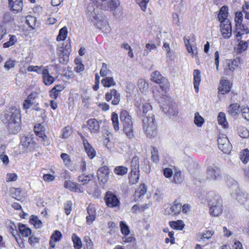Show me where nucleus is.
I'll return each mask as SVG.
<instances>
[{
	"mask_svg": "<svg viewBox=\"0 0 249 249\" xmlns=\"http://www.w3.org/2000/svg\"><path fill=\"white\" fill-rule=\"evenodd\" d=\"M135 106L137 107L138 116L142 120L143 129L149 138L154 137L157 134V125L154 115L151 112L152 106L149 103L139 104L136 101Z\"/></svg>",
	"mask_w": 249,
	"mask_h": 249,
	"instance_id": "obj_1",
	"label": "nucleus"
},
{
	"mask_svg": "<svg viewBox=\"0 0 249 249\" xmlns=\"http://www.w3.org/2000/svg\"><path fill=\"white\" fill-rule=\"evenodd\" d=\"M1 119L4 124H7V129L11 134L17 133L20 129V110L14 107L7 109L1 116Z\"/></svg>",
	"mask_w": 249,
	"mask_h": 249,
	"instance_id": "obj_2",
	"label": "nucleus"
},
{
	"mask_svg": "<svg viewBox=\"0 0 249 249\" xmlns=\"http://www.w3.org/2000/svg\"><path fill=\"white\" fill-rule=\"evenodd\" d=\"M97 8L96 9L92 4H89L86 11L88 18L98 28L102 30L103 32L105 33L109 32L110 27L108 21L106 18L104 19L102 17L99 16L97 13Z\"/></svg>",
	"mask_w": 249,
	"mask_h": 249,
	"instance_id": "obj_3",
	"label": "nucleus"
},
{
	"mask_svg": "<svg viewBox=\"0 0 249 249\" xmlns=\"http://www.w3.org/2000/svg\"><path fill=\"white\" fill-rule=\"evenodd\" d=\"M120 119L123 126L124 132L128 138L132 139L134 134L131 117L126 110H123L121 112Z\"/></svg>",
	"mask_w": 249,
	"mask_h": 249,
	"instance_id": "obj_4",
	"label": "nucleus"
},
{
	"mask_svg": "<svg viewBox=\"0 0 249 249\" xmlns=\"http://www.w3.org/2000/svg\"><path fill=\"white\" fill-rule=\"evenodd\" d=\"M208 204L210 206V213L211 215L217 216L221 213L222 212V201L219 196L215 195L213 199H209Z\"/></svg>",
	"mask_w": 249,
	"mask_h": 249,
	"instance_id": "obj_5",
	"label": "nucleus"
},
{
	"mask_svg": "<svg viewBox=\"0 0 249 249\" xmlns=\"http://www.w3.org/2000/svg\"><path fill=\"white\" fill-rule=\"evenodd\" d=\"M219 149L224 153H229L232 145L227 137L223 134H219L217 139Z\"/></svg>",
	"mask_w": 249,
	"mask_h": 249,
	"instance_id": "obj_6",
	"label": "nucleus"
},
{
	"mask_svg": "<svg viewBox=\"0 0 249 249\" xmlns=\"http://www.w3.org/2000/svg\"><path fill=\"white\" fill-rule=\"evenodd\" d=\"M167 101L168 105H162L163 111L170 118L176 117L178 114V110L176 104L170 102L169 98H168Z\"/></svg>",
	"mask_w": 249,
	"mask_h": 249,
	"instance_id": "obj_7",
	"label": "nucleus"
},
{
	"mask_svg": "<svg viewBox=\"0 0 249 249\" xmlns=\"http://www.w3.org/2000/svg\"><path fill=\"white\" fill-rule=\"evenodd\" d=\"M220 30L224 38H230L232 35L231 22L229 20H224L221 21Z\"/></svg>",
	"mask_w": 249,
	"mask_h": 249,
	"instance_id": "obj_8",
	"label": "nucleus"
},
{
	"mask_svg": "<svg viewBox=\"0 0 249 249\" xmlns=\"http://www.w3.org/2000/svg\"><path fill=\"white\" fill-rule=\"evenodd\" d=\"M105 200L107 205L109 207L118 206L120 203V201L117 196L110 191H108L106 193Z\"/></svg>",
	"mask_w": 249,
	"mask_h": 249,
	"instance_id": "obj_9",
	"label": "nucleus"
},
{
	"mask_svg": "<svg viewBox=\"0 0 249 249\" xmlns=\"http://www.w3.org/2000/svg\"><path fill=\"white\" fill-rule=\"evenodd\" d=\"M71 49L70 45H66L65 48H62L58 53L59 55V61L62 64H66L69 60V55L71 53Z\"/></svg>",
	"mask_w": 249,
	"mask_h": 249,
	"instance_id": "obj_10",
	"label": "nucleus"
},
{
	"mask_svg": "<svg viewBox=\"0 0 249 249\" xmlns=\"http://www.w3.org/2000/svg\"><path fill=\"white\" fill-rule=\"evenodd\" d=\"M113 98L112 101V104L113 105H117L120 101V94L115 89H110L109 92L106 93L105 98L107 101H110Z\"/></svg>",
	"mask_w": 249,
	"mask_h": 249,
	"instance_id": "obj_11",
	"label": "nucleus"
},
{
	"mask_svg": "<svg viewBox=\"0 0 249 249\" xmlns=\"http://www.w3.org/2000/svg\"><path fill=\"white\" fill-rule=\"evenodd\" d=\"M20 144L27 149L26 151L33 149L36 145V142L33 140L31 136H23L21 138Z\"/></svg>",
	"mask_w": 249,
	"mask_h": 249,
	"instance_id": "obj_12",
	"label": "nucleus"
},
{
	"mask_svg": "<svg viewBox=\"0 0 249 249\" xmlns=\"http://www.w3.org/2000/svg\"><path fill=\"white\" fill-rule=\"evenodd\" d=\"M109 171L107 166H104L100 168L97 172L99 180L103 184L106 183L108 179Z\"/></svg>",
	"mask_w": 249,
	"mask_h": 249,
	"instance_id": "obj_13",
	"label": "nucleus"
},
{
	"mask_svg": "<svg viewBox=\"0 0 249 249\" xmlns=\"http://www.w3.org/2000/svg\"><path fill=\"white\" fill-rule=\"evenodd\" d=\"M181 210V204L175 200L168 208H167L165 212L166 214L175 215L178 214Z\"/></svg>",
	"mask_w": 249,
	"mask_h": 249,
	"instance_id": "obj_14",
	"label": "nucleus"
},
{
	"mask_svg": "<svg viewBox=\"0 0 249 249\" xmlns=\"http://www.w3.org/2000/svg\"><path fill=\"white\" fill-rule=\"evenodd\" d=\"M207 173L210 178L214 180H218L221 178V170L214 165L208 167Z\"/></svg>",
	"mask_w": 249,
	"mask_h": 249,
	"instance_id": "obj_15",
	"label": "nucleus"
},
{
	"mask_svg": "<svg viewBox=\"0 0 249 249\" xmlns=\"http://www.w3.org/2000/svg\"><path fill=\"white\" fill-rule=\"evenodd\" d=\"M119 5L118 0H107L102 4V8L105 10L114 11Z\"/></svg>",
	"mask_w": 249,
	"mask_h": 249,
	"instance_id": "obj_16",
	"label": "nucleus"
},
{
	"mask_svg": "<svg viewBox=\"0 0 249 249\" xmlns=\"http://www.w3.org/2000/svg\"><path fill=\"white\" fill-rule=\"evenodd\" d=\"M102 123V121L100 122L97 121L95 119H89L87 123L88 128L92 133H98L100 130V124Z\"/></svg>",
	"mask_w": 249,
	"mask_h": 249,
	"instance_id": "obj_17",
	"label": "nucleus"
},
{
	"mask_svg": "<svg viewBox=\"0 0 249 249\" xmlns=\"http://www.w3.org/2000/svg\"><path fill=\"white\" fill-rule=\"evenodd\" d=\"M43 81L46 86H50L54 81V78L50 74L49 70L45 68L42 70Z\"/></svg>",
	"mask_w": 249,
	"mask_h": 249,
	"instance_id": "obj_18",
	"label": "nucleus"
},
{
	"mask_svg": "<svg viewBox=\"0 0 249 249\" xmlns=\"http://www.w3.org/2000/svg\"><path fill=\"white\" fill-rule=\"evenodd\" d=\"M220 86L218 88L219 92L222 94L227 93L230 91L231 87L229 81L226 79H221L220 81Z\"/></svg>",
	"mask_w": 249,
	"mask_h": 249,
	"instance_id": "obj_19",
	"label": "nucleus"
},
{
	"mask_svg": "<svg viewBox=\"0 0 249 249\" xmlns=\"http://www.w3.org/2000/svg\"><path fill=\"white\" fill-rule=\"evenodd\" d=\"M8 5L13 10L20 11L23 7L22 0H8Z\"/></svg>",
	"mask_w": 249,
	"mask_h": 249,
	"instance_id": "obj_20",
	"label": "nucleus"
},
{
	"mask_svg": "<svg viewBox=\"0 0 249 249\" xmlns=\"http://www.w3.org/2000/svg\"><path fill=\"white\" fill-rule=\"evenodd\" d=\"M37 97L36 93H31L25 100L23 103V107L25 109L29 108L34 104L35 103V99Z\"/></svg>",
	"mask_w": 249,
	"mask_h": 249,
	"instance_id": "obj_21",
	"label": "nucleus"
},
{
	"mask_svg": "<svg viewBox=\"0 0 249 249\" xmlns=\"http://www.w3.org/2000/svg\"><path fill=\"white\" fill-rule=\"evenodd\" d=\"M194 88L196 92L199 90V85L201 81L200 71L198 70H195L193 72Z\"/></svg>",
	"mask_w": 249,
	"mask_h": 249,
	"instance_id": "obj_22",
	"label": "nucleus"
},
{
	"mask_svg": "<svg viewBox=\"0 0 249 249\" xmlns=\"http://www.w3.org/2000/svg\"><path fill=\"white\" fill-rule=\"evenodd\" d=\"M147 191V187L144 184L140 185L139 188L135 191L134 196L135 201H138L141 196H144Z\"/></svg>",
	"mask_w": 249,
	"mask_h": 249,
	"instance_id": "obj_23",
	"label": "nucleus"
},
{
	"mask_svg": "<svg viewBox=\"0 0 249 249\" xmlns=\"http://www.w3.org/2000/svg\"><path fill=\"white\" fill-rule=\"evenodd\" d=\"M237 200L244 205L245 208L249 211V197L247 195L242 193H238L236 197Z\"/></svg>",
	"mask_w": 249,
	"mask_h": 249,
	"instance_id": "obj_24",
	"label": "nucleus"
},
{
	"mask_svg": "<svg viewBox=\"0 0 249 249\" xmlns=\"http://www.w3.org/2000/svg\"><path fill=\"white\" fill-rule=\"evenodd\" d=\"M83 144L88 156L90 159L93 158L96 155V152L94 149L89 143L87 140H83Z\"/></svg>",
	"mask_w": 249,
	"mask_h": 249,
	"instance_id": "obj_25",
	"label": "nucleus"
},
{
	"mask_svg": "<svg viewBox=\"0 0 249 249\" xmlns=\"http://www.w3.org/2000/svg\"><path fill=\"white\" fill-rule=\"evenodd\" d=\"M151 76L152 81L157 84L164 83L165 81H167V79L163 77L160 72L157 71H154L151 74Z\"/></svg>",
	"mask_w": 249,
	"mask_h": 249,
	"instance_id": "obj_26",
	"label": "nucleus"
},
{
	"mask_svg": "<svg viewBox=\"0 0 249 249\" xmlns=\"http://www.w3.org/2000/svg\"><path fill=\"white\" fill-rule=\"evenodd\" d=\"M64 89V87L63 85H56L50 91V96L53 99H56L60 92L63 90Z\"/></svg>",
	"mask_w": 249,
	"mask_h": 249,
	"instance_id": "obj_27",
	"label": "nucleus"
},
{
	"mask_svg": "<svg viewBox=\"0 0 249 249\" xmlns=\"http://www.w3.org/2000/svg\"><path fill=\"white\" fill-rule=\"evenodd\" d=\"M44 127L41 124H38L34 127V131L36 135L41 138L44 141H45L47 136L44 134Z\"/></svg>",
	"mask_w": 249,
	"mask_h": 249,
	"instance_id": "obj_28",
	"label": "nucleus"
},
{
	"mask_svg": "<svg viewBox=\"0 0 249 249\" xmlns=\"http://www.w3.org/2000/svg\"><path fill=\"white\" fill-rule=\"evenodd\" d=\"M237 42L238 44L235 47L237 53H241L247 50L248 47V42L247 41L240 40Z\"/></svg>",
	"mask_w": 249,
	"mask_h": 249,
	"instance_id": "obj_29",
	"label": "nucleus"
},
{
	"mask_svg": "<svg viewBox=\"0 0 249 249\" xmlns=\"http://www.w3.org/2000/svg\"><path fill=\"white\" fill-rule=\"evenodd\" d=\"M101 80V83L104 87L109 88L112 86H114L116 85V82L114 80L112 77H104Z\"/></svg>",
	"mask_w": 249,
	"mask_h": 249,
	"instance_id": "obj_30",
	"label": "nucleus"
},
{
	"mask_svg": "<svg viewBox=\"0 0 249 249\" xmlns=\"http://www.w3.org/2000/svg\"><path fill=\"white\" fill-rule=\"evenodd\" d=\"M139 159L138 157L135 156L133 157L131 162V172H139Z\"/></svg>",
	"mask_w": 249,
	"mask_h": 249,
	"instance_id": "obj_31",
	"label": "nucleus"
},
{
	"mask_svg": "<svg viewBox=\"0 0 249 249\" xmlns=\"http://www.w3.org/2000/svg\"><path fill=\"white\" fill-rule=\"evenodd\" d=\"M18 230L23 236L27 237L31 234V230L23 224H18Z\"/></svg>",
	"mask_w": 249,
	"mask_h": 249,
	"instance_id": "obj_32",
	"label": "nucleus"
},
{
	"mask_svg": "<svg viewBox=\"0 0 249 249\" xmlns=\"http://www.w3.org/2000/svg\"><path fill=\"white\" fill-rule=\"evenodd\" d=\"M228 7L226 6H223L220 9L219 13L218 15L219 20L224 21V20H229L226 18L228 15Z\"/></svg>",
	"mask_w": 249,
	"mask_h": 249,
	"instance_id": "obj_33",
	"label": "nucleus"
},
{
	"mask_svg": "<svg viewBox=\"0 0 249 249\" xmlns=\"http://www.w3.org/2000/svg\"><path fill=\"white\" fill-rule=\"evenodd\" d=\"M170 226L176 230H182L184 227V224L182 220L169 222Z\"/></svg>",
	"mask_w": 249,
	"mask_h": 249,
	"instance_id": "obj_34",
	"label": "nucleus"
},
{
	"mask_svg": "<svg viewBox=\"0 0 249 249\" xmlns=\"http://www.w3.org/2000/svg\"><path fill=\"white\" fill-rule=\"evenodd\" d=\"M71 239L74 249H81L82 245L81 239L75 233L72 234Z\"/></svg>",
	"mask_w": 249,
	"mask_h": 249,
	"instance_id": "obj_35",
	"label": "nucleus"
},
{
	"mask_svg": "<svg viewBox=\"0 0 249 249\" xmlns=\"http://www.w3.org/2000/svg\"><path fill=\"white\" fill-rule=\"evenodd\" d=\"M239 108V105L238 104H233L231 105L228 107L229 113L234 116L238 114Z\"/></svg>",
	"mask_w": 249,
	"mask_h": 249,
	"instance_id": "obj_36",
	"label": "nucleus"
},
{
	"mask_svg": "<svg viewBox=\"0 0 249 249\" xmlns=\"http://www.w3.org/2000/svg\"><path fill=\"white\" fill-rule=\"evenodd\" d=\"M67 28L66 26L62 28L59 31V34L56 38L57 41L64 40L67 37Z\"/></svg>",
	"mask_w": 249,
	"mask_h": 249,
	"instance_id": "obj_37",
	"label": "nucleus"
},
{
	"mask_svg": "<svg viewBox=\"0 0 249 249\" xmlns=\"http://www.w3.org/2000/svg\"><path fill=\"white\" fill-rule=\"evenodd\" d=\"M30 222L36 229H39L42 227V223L37 216L32 215Z\"/></svg>",
	"mask_w": 249,
	"mask_h": 249,
	"instance_id": "obj_38",
	"label": "nucleus"
},
{
	"mask_svg": "<svg viewBox=\"0 0 249 249\" xmlns=\"http://www.w3.org/2000/svg\"><path fill=\"white\" fill-rule=\"evenodd\" d=\"M6 148L5 145H2L0 148V159L3 164L7 165L9 163V159L6 155L4 154V150Z\"/></svg>",
	"mask_w": 249,
	"mask_h": 249,
	"instance_id": "obj_39",
	"label": "nucleus"
},
{
	"mask_svg": "<svg viewBox=\"0 0 249 249\" xmlns=\"http://www.w3.org/2000/svg\"><path fill=\"white\" fill-rule=\"evenodd\" d=\"M128 168L124 166H116L114 169V172L117 175L123 176L127 173Z\"/></svg>",
	"mask_w": 249,
	"mask_h": 249,
	"instance_id": "obj_40",
	"label": "nucleus"
},
{
	"mask_svg": "<svg viewBox=\"0 0 249 249\" xmlns=\"http://www.w3.org/2000/svg\"><path fill=\"white\" fill-rule=\"evenodd\" d=\"M100 75L102 77H106L111 73V71L108 68L107 65L105 63H102V66L100 71Z\"/></svg>",
	"mask_w": 249,
	"mask_h": 249,
	"instance_id": "obj_41",
	"label": "nucleus"
},
{
	"mask_svg": "<svg viewBox=\"0 0 249 249\" xmlns=\"http://www.w3.org/2000/svg\"><path fill=\"white\" fill-rule=\"evenodd\" d=\"M140 177L139 172H130V175L129 177V181L130 184H134L139 181Z\"/></svg>",
	"mask_w": 249,
	"mask_h": 249,
	"instance_id": "obj_42",
	"label": "nucleus"
},
{
	"mask_svg": "<svg viewBox=\"0 0 249 249\" xmlns=\"http://www.w3.org/2000/svg\"><path fill=\"white\" fill-rule=\"evenodd\" d=\"M217 121L219 124L222 125L224 128L226 127L228 123L224 113L220 112L217 116Z\"/></svg>",
	"mask_w": 249,
	"mask_h": 249,
	"instance_id": "obj_43",
	"label": "nucleus"
},
{
	"mask_svg": "<svg viewBox=\"0 0 249 249\" xmlns=\"http://www.w3.org/2000/svg\"><path fill=\"white\" fill-rule=\"evenodd\" d=\"M94 176L92 174L84 176L81 175L78 177V180L79 182H83V184L88 183L89 181L91 180Z\"/></svg>",
	"mask_w": 249,
	"mask_h": 249,
	"instance_id": "obj_44",
	"label": "nucleus"
},
{
	"mask_svg": "<svg viewBox=\"0 0 249 249\" xmlns=\"http://www.w3.org/2000/svg\"><path fill=\"white\" fill-rule=\"evenodd\" d=\"M64 187L71 191L76 192L78 189L76 185L71 180H66L64 183Z\"/></svg>",
	"mask_w": 249,
	"mask_h": 249,
	"instance_id": "obj_45",
	"label": "nucleus"
},
{
	"mask_svg": "<svg viewBox=\"0 0 249 249\" xmlns=\"http://www.w3.org/2000/svg\"><path fill=\"white\" fill-rule=\"evenodd\" d=\"M60 157L66 167H69L71 166V161L68 154L66 153H62L60 155Z\"/></svg>",
	"mask_w": 249,
	"mask_h": 249,
	"instance_id": "obj_46",
	"label": "nucleus"
},
{
	"mask_svg": "<svg viewBox=\"0 0 249 249\" xmlns=\"http://www.w3.org/2000/svg\"><path fill=\"white\" fill-rule=\"evenodd\" d=\"M240 159L244 163H246L249 160V151L248 149H244L240 154Z\"/></svg>",
	"mask_w": 249,
	"mask_h": 249,
	"instance_id": "obj_47",
	"label": "nucleus"
},
{
	"mask_svg": "<svg viewBox=\"0 0 249 249\" xmlns=\"http://www.w3.org/2000/svg\"><path fill=\"white\" fill-rule=\"evenodd\" d=\"M111 120L114 128L117 131L119 129V121L118 114L115 112H113L111 114Z\"/></svg>",
	"mask_w": 249,
	"mask_h": 249,
	"instance_id": "obj_48",
	"label": "nucleus"
},
{
	"mask_svg": "<svg viewBox=\"0 0 249 249\" xmlns=\"http://www.w3.org/2000/svg\"><path fill=\"white\" fill-rule=\"evenodd\" d=\"M204 122V119L199 115L198 112L195 114L194 123L196 125L200 127Z\"/></svg>",
	"mask_w": 249,
	"mask_h": 249,
	"instance_id": "obj_49",
	"label": "nucleus"
},
{
	"mask_svg": "<svg viewBox=\"0 0 249 249\" xmlns=\"http://www.w3.org/2000/svg\"><path fill=\"white\" fill-rule=\"evenodd\" d=\"M10 192L12 195V197L16 199L19 200L21 198V191L19 188H11L10 189Z\"/></svg>",
	"mask_w": 249,
	"mask_h": 249,
	"instance_id": "obj_50",
	"label": "nucleus"
},
{
	"mask_svg": "<svg viewBox=\"0 0 249 249\" xmlns=\"http://www.w3.org/2000/svg\"><path fill=\"white\" fill-rule=\"evenodd\" d=\"M120 227L122 234L125 235H127L129 234L130 230L129 229L128 226L124 221H122L120 222Z\"/></svg>",
	"mask_w": 249,
	"mask_h": 249,
	"instance_id": "obj_51",
	"label": "nucleus"
},
{
	"mask_svg": "<svg viewBox=\"0 0 249 249\" xmlns=\"http://www.w3.org/2000/svg\"><path fill=\"white\" fill-rule=\"evenodd\" d=\"M17 41V37L15 36H10V38L9 41L5 42L3 44V48H8L10 46L13 45Z\"/></svg>",
	"mask_w": 249,
	"mask_h": 249,
	"instance_id": "obj_52",
	"label": "nucleus"
},
{
	"mask_svg": "<svg viewBox=\"0 0 249 249\" xmlns=\"http://www.w3.org/2000/svg\"><path fill=\"white\" fill-rule=\"evenodd\" d=\"M183 180V178L181 176V172L180 171L175 172L173 177V182L175 183L178 184L181 183Z\"/></svg>",
	"mask_w": 249,
	"mask_h": 249,
	"instance_id": "obj_53",
	"label": "nucleus"
},
{
	"mask_svg": "<svg viewBox=\"0 0 249 249\" xmlns=\"http://www.w3.org/2000/svg\"><path fill=\"white\" fill-rule=\"evenodd\" d=\"M238 132L239 136L242 138H248L249 137V131L245 127H240Z\"/></svg>",
	"mask_w": 249,
	"mask_h": 249,
	"instance_id": "obj_54",
	"label": "nucleus"
},
{
	"mask_svg": "<svg viewBox=\"0 0 249 249\" xmlns=\"http://www.w3.org/2000/svg\"><path fill=\"white\" fill-rule=\"evenodd\" d=\"M213 234V232L210 231H207L205 233H203V234L201 235V237L199 239L200 242H204L205 240H209L210 239L212 235Z\"/></svg>",
	"mask_w": 249,
	"mask_h": 249,
	"instance_id": "obj_55",
	"label": "nucleus"
},
{
	"mask_svg": "<svg viewBox=\"0 0 249 249\" xmlns=\"http://www.w3.org/2000/svg\"><path fill=\"white\" fill-rule=\"evenodd\" d=\"M136 3L140 6L143 11H145L149 0H136Z\"/></svg>",
	"mask_w": 249,
	"mask_h": 249,
	"instance_id": "obj_56",
	"label": "nucleus"
},
{
	"mask_svg": "<svg viewBox=\"0 0 249 249\" xmlns=\"http://www.w3.org/2000/svg\"><path fill=\"white\" fill-rule=\"evenodd\" d=\"M43 66H30L28 67L27 70L29 71H35L37 72L38 74L41 73L43 69H42Z\"/></svg>",
	"mask_w": 249,
	"mask_h": 249,
	"instance_id": "obj_57",
	"label": "nucleus"
},
{
	"mask_svg": "<svg viewBox=\"0 0 249 249\" xmlns=\"http://www.w3.org/2000/svg\"><path fill=\"white\" fill-rule=\"evenodd\" d=\"M243 20V14L241 12H237L235 13V22L236 25H240Z\"/></svg>",
	"mask_w": 249,
	"mask_h": 249,
	"instance_id": "obj_58",
	"label": "nucleus"
},
{
	"mask_svg": "<svg viewBox=\"0 0 249 249\" xmlns=\"http://www.w3.org/2000/svg\"><path fill=\"white\" fill-rule=\"evenodd\" d=\"M72 202L70 200L67 201L64 204V210L67 215H69L71 211Z\"/></svg>",
	"mask_w": 249,
	"mask_h": 249,
	"instance_id": "obj_59",
	"label": "nucleus"
},
{
	"mask_svg": "<svg viewBox=\"0 0 249 249\" xmlns=\"http://www.w3.org/2000/svg\"><path fill=\"white\" fill-rule=\"evenodd\" d=\"M241 115L246 120H249V108L248 107H245L241 108Z\"/></svg>",
	"mask_w": 249,
	"mask_h": 249,
	"instance_id": "obj_60",
	"label": "nucleus"
},
{
	"mask_svg": "<svg viewBox=\"0 0 249 249\" xmlns=\"http://www.w3.org/2000/svg\"><path fill=\"white\" fill-rule=\"evenodd\" d=\"M84 241L86 242L84 249H93L92 243L89 237L86 236L84 238Z\"/></svg>",
	"mask_w": 249,
	"mask_h": 249,
	"instance_id": "obj_61",
	"label": "nucleus"
},
{
	"mask_svg": "<svg viewBox=\"0 0 249 249\" xmlns=\"http://www.w3.org/2000/svg\"><path fill=\"white\" fill-rule=\"evenodd\" d=\"M62 234L61 232L56 230L52 235L51 238L57 242L60 240Z\"/></svg>",
	"mask_w": 249,
	"mask_h": 249,
	"instance_id": "obj_62",
	"label": "nucleus"
},
{
	"mask_svg": "<svg viewBox=\"0 0 249 249\" xmlns=\"http://www.w3.org/2000/svg\"><path fill=\"white\" fill-rule=\"evenodd\" d=\"M239 62L236 60H233L232 61H231V63H230L228 65V68L231 71H233L234 70H235L236 68H237L238 66Z\"/></svg>",
	"mask_w": 249,
	"mask_h": 249,
	"instance_id": "obj_63",
	"label": "nucleus"
},
{
	"mask_svg": "<svg viewBox=\"0 0 249 249\" xmlns=\"http://www.w3.org/2000/svg\"><path fill=\"white\" fill-rule=\"evenodd\" d=\"M151 159L153 161L155 162H157L159 161L158 151L155 147L153 148V150L151 151Z\"/></svg>",
	"mask_w": 249,
	"mask_h": 249,
	"instance_id": "obj_64",
	"label": "nucleus"
}]
</instances>
